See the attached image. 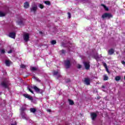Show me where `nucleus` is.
I'll return each instance as SVG.
<instances>
[{
	"label": "nucleus",
	"mask_w": 125,
	"mask_h": 125,
	"mask_svg": "<svg viewBox=\"0 0 125 125\" xmlns=\"http://www.w3.org/2000/svg\"><path fill=\"white\" fill-rule=\"evenodd\" d=\"M102 18L103 19H110V18H113V15L110 13H105L102 15Z\"/></svg>",
	"instance_id": "f257e3e1"
},
{
	"label": "nucleus",
	"mask_w": 125,
	"mask_h": 125,
	"mask_svg": "<svg viewBox=\"0 0 125 125\" xmlns=\"http://www.w3.org/2000/svg\"><path fill=\"white\" fill-rule=\"evenodd\" d=\"M30 12H33V13H36L37 10H38V5L34 4L33 6H32V7L30 8Z\"/></svg>",
	"instance_id": "f03ea898"
},
{
	"label": "nucleus",
	"mask_w": 125,
	"mask_h": 125,
	"mask_svg": "<svg viewBox=\"0 0 125 125\" xmlns=\"http://www.w3.org/2000/svg\"><path fill=\"white\" fill-rule=\"evenodd\" d=\"M83 63L86 70H89L90 69V62H84Z\"/></svg>",
	"instance_id": "7ed1b4c3"
},
{
	"label": "nucleus",
	"mask_w": 125,
	"mask_h": 125,
	"mask_svg": "<svg viewBox=\"0 0 125 125\" xmlns=\"http://www.w3.org/2000/svg\"><path fill=\"white\" fill-rule=\"evenodd\" d=\"M23 40L25 42H29V40H30V35L29 33H26L23 35Z\"/></svg>",
	"instance_id": "20e7f679"
},
{
	"label": "nucleus",
	"mask_w": 125,
	"mask_h": 125,
	"mask_svg": "<svg viewBox=\"0 0 125 125\" xmlns=\"http://www.w3.org/2000/svg\"><path fill=\"white\" fill-rule=\"evenodd\" d=\"M64 65L66 69H69L71 67V62L69 60L65 61Z\"/></svg>",
	"instance_id": "39448f33"
},
{
	"label": "nucleus",
	"mask_w": 125,
	"mask_h": 125,
	"mask_svg": "<svg viewBox=\"0 0 125 125\" xmlns=\"http://www.w3.org/2000/svg\"><path fill=\"white\" fill-rule=\"evenodd\" d=\"M0 85L4 87V88H8V85L7 84V83L5 82V81H3L1 82Z\"/></svg>",
	"instance_id": "423d86ee"
},
{
	"label": "nucleus",
	"mask_w": 125,
	"mask_h": 125,
	"mask_svg": "<svg viewBox=\"0 0 125 125\" xmlns=\"http://www.w3.org/2000/svg\"><path fill=\"white\" fill-rule=\"evenodd\" d=\"M23 96H24V97H25V98H27L28 99H29V100H30L31 101H33V100H34L33 97L29 95L28 94H23Z\"/></svg>",
	"instance_id": "0eeeda50"
},
{
	"label": "nucleus",
	"mask_w": 125,
	"mask_h": 125,
	"mask_svg": "<svg viewBox=\"0 0 125 125\" xmlns=\"http://www.w3.org/2000/svg\"><path fill=\"white\" fill-rule=\"evenodd\" d=\"M91 118L93 121H94L96 118H97V114L92 112L91 113Z\"/></svg>",
	"instance_id": "6e6552de"
},
{
	"label": "nucleus",
	"mask_w": 125,
	"mask_h": 125,
	"mask_svg": "<svg viewBox=\"0 0 125 125\" xmlns=\"http://www.w3.org/2000/svg\"><path fill=\"white\" fill-rule=\"evenodd\" d=\"M9 38H11L12 39H15L16 37V33L15 32H10L9 34Z\"/></svg>",
	"instance_id": "1a4fd4ad"
},
{
	"label": "nucleus",
	"mask_w": 125,
	"mask_h": 125,
	"mask_svg": "<svg viewBox=\"0 0 125 125\" xmlns=\"http://www.w3.org/2000/svg\"><path fill=\"white\" fill-rule=\"evenodd\" d=\"M84 83L87 85H89L90 84V80L89 78H84Z\"/></svg>",
	"instance_id": "9d476101"
},
{
	"label": "nucleus",
	"mask_w": 125,
	"mask_h": 125,
	"mask_svg": "<svg viewBox=\"0 0 125 125\" xmlns=\"http://www.w3.org/2000/svg\"><path fill=\"white\" fill-rule=\"evenodd\" d=\"M21 114L22 119H23L24 120H27V115H26V113L25 112H21Z\"/></svg>",
	"instance_id": "9b49d317"
},
{
	"label": "nucleus",
	"mask_w": 125,
	"mask_h": 125,
	"mask_svg": "<svg viewBox=\"0 0 125 125\" xmlns=\"http://www.w3.org/2000/svg\"><path fill=\"white\" fill-rule=\"evenodd\" d=\"M103 66L105 68V70L106 72L108 73V74H110V71H109V69H108V66H107V64L105 62H104Z\"/></svg>",
	"instance_id": "f8f14e48"
},
{
	"label": "nucleus",
	"mask_w": 125,
	"mask_h": 125,
	"mask_svg": "<svg viewBox=\"0 0 125 125\" xmlns=\"http://www.w3.org/2000/svg\"><path fill=\"white\" fill-rule=\"evenodd\" d=\"M23 6L24 8H29V7H30V4L29 3V2L26 1L24 2Z\"/></svg>",
	"instance_id": "ddd939ff"
},
{
	"label": "nucleus",
	"mask_w": 125,
	"mask_h": 125,
	"mask_svg": "<svg viewBox=\"0 0 125 125\" xmlns=\"http://www.w3.org/2000/svg\"><path fill=\"white\" fill-rule=\"evenodd\" d=\"M114 52L115 51L113 48H111L108 50V54H109V55H112V54H114Z\"/></svg>",
	"instance_id": "4468645a"
},
{
	"label": "nucleus",
	"mask_w": 125,
	"mask_h": 125,
	"mask_svg": "<svg viewBox=\"0 0 125 125\" xmlns=\"http://www.w3.org/2000/svg\"><path fill=\"white\" fill-rule=\"evenodd\" d=\"M11 63V62L9 60H6L5 61V63L6 64V66H7L8 67H9L10 66V64Z\"/></svg>",
	"instance_id": "2eb2a0df"
},
{
	"label": "nucleus",
	"mask_w": 125,
	"mask_h": 125,
	"mask_svg": "<svg viewBox=\"0 0 125 125\" xmlns=\"http://www.w3.org/2000/svg\"><path fill=\"white\" fill-rule=\"evenodd\" d=\"M68 102L69 105H73L74 104H75V103L74 102V101L71 100V99H68Z\"/></svg>",
	"instance_id": "dca6fc26"
},
{
	"label": "nucleus",
	"mask_w": 125,
	"mask_h": 125,
	"mask_svg": "<svg viewBox=\"0 0 125 125\" xmlns=\"http://www.w3.org/2000/svg\"><path fill=\"white\" fill-rule=\"evenodd\" d=\"M5 15H6V13L0 11V17H4Z\"/></svg>",
	"instance_id": "f3484780"
},
{
	"label": "nucleus",
	"mask_w": 125,
	"mask_h": 125,
	"mask_svg": "<svg viewBox=\"0 0 125 125\" xmlns=\"http://www.w3.org/2000/svg\"><path fill=\"white\" fill-rule=\"evenodd\" d=\"M30 112L31 113H36V112H37V109L35 108H30Z\"/></svg>",
	"instance_id": "a211bd4d"
},
{
	"label": "nucleus",
	"mask_w": 125,
	"mask_h": 125,
	"mask_svg": "<svg viewBox=\"0 0 125 125\" xmlns=\"http://www.w3.org/2000/svg\"><path fill=\"white\" fill-rule=\"evenodd\" d=\"M33 88L37 92H40V88H38L37 86H33Z\"/></svg>",
	"instance_id": "6ab92c4d"
},
{
	"label": "nucleus",
	"mask_w": 125,
	"mask_h": 125,
	"mask_svg": "<svg viewBox=\"0 0 125 125\" xmlns=\"http://www.w3.org/2000/svg\"><path fill=\"white\" fill-rule=\"evenodd\" d=\"M18 24H19L21 26H23V25H24V22H23V21L21 20L18 21Z\"/></svg>",
	"instance_id": "aec40b11"
},
{
	"label": "nucleus",
	"mask_w": 125,
	"mask_h": 125,
	"mask_svg": "<svg viewBox=\"0 0 125 125\" xmlns=\"http://www.w3.org/2000/svg\"><path fill=\"white\" fill-rule=\"evenodd\" d=\"M44 3H45V4H46V5H51V3H50V1H44Z\"/></svg>",
	"instance_id": "412c9836"
},
{
	"label": "nucleus",
	"mask_w": 125,
	"mask_h": 125,
	"mask_svg": "<svg viewBox=\"0 0 125 125\" xmlns=\"http://www.w3.org/2000/svg\"><path fill=\"white\" fill-rule=\"evenodd\" d=\"M115 81H116V82H119V81L121 80V76H116L115 78Z\"/></svg>",
	"instance_id": "4be33fe9"
},
{
	"label": "nucleus",
	"mask_w": 125,
	"mask_h": 125,
	"mask_svg": "<svg viewBox=\"0 0 125 125\" xmlns=\"http://www.w3.org/2000/svg\"><path fill=\"white\" fill-rule=\"evenodd\" d=\"M27 89H28L29 90V91H30V92H31V93H32V94H34V91L32 90V89H31V88H30V86H27Z\"/></svg>",
	"instance_id": "5701e85b"
},
{
	"label": "nucleus",
	"mask_w": 125,
	"mask_h": 125,
	"mask_svg": "<svg viewBox=\"0 0 125 125\" xmlns=\"http://www.w3.org/2000/svg\"><path fill=\"white\" fill-rule=\"evenodd\" d=\"M108 79H109V77H108L107 75H104V81H108Z\"/></svg>",
	"instance_id": "b1692460"
},
{
	"label": "nucleus",
	"mask_w": 125,
	"mask_h": 125,
	"mask_svg": "<svg viewBox=\"0 0 125 125\" xmlns=\"http://www.w3.org/2000/svg\"><path fill=\"white\" fill-rule=\"evenodd\" d=\"M30 70H31V71H37V67H30Z\"/></svg>",
	"instance_id": "393cba45"
},
{
	"label": "nucleus",
	"mask_w": 125,
	"mask_h": 125,
	"mask_svg": "<svg viewBox=\"0 0 125 125\" xmlns=\"http://www.w3.org/2000/svg\"><path fill=\"white\" fill-rule=\"evenodd\" d=\"M51 44H52V45L56 44V40H52L51 42Z\"/></svg>",
	"instance_id": "a878e982"
},
{
	"label": "nucleus",
	"mask_w": 125,
	"mask_h": 125,
	"mask_svg": "<svg viewBox=\"0 0 125 125\" xmlns=\"http://www.w3.org/2000/svg\"><path fill=\"white\" fill-rule=\"evenodd\" d=\"M39 6L41 9H43V8H44V6H43L42 4H40Z\"/></svg>",
	"instance_id": "bb28decb"
},
{
	"label": "nucleus",
	"mask_w": 125,
	"mask_h": 125,
	"mask_svg": "<svg viewBox=\"0 0 125 125\" xmlns=\"http://www.w3.org/2000/svg\"><path fill=\"white\" fill-rule=\"evenodd\" d=\"M25 110H26V108L21 107V113H25V112H24V111H25Z\"/></svg>",
	"instance_id": "cd10ccee"
},
{
	"label": "nucleus",
	"mask_w": 125,
	"mask_h": 125,
	"mask_svg": "<svg viewBox=\"0 0 125 125\" xmlns=\"http://www.w3.org/2000/svg\"><path fill=\"white\" fill-rule=\"evenodd\" d=\"M21 68L22 69H25V68H26V65H25L24 64H21Z\"/></svg>",
	"instance_id": "c85d7f7f"
},
{
	"label": "nucleus",
	"mask_w": 125,
	"mask_h": 125,
	"mask_svg": "<svg viewBox=\"0 0 125 125\" xmlns=\"http://www.w3.org/2000/svg\"><path fill=\"white\" fill-rule=\"evenodd\" d=\"M61 52H62V54H65L66 53V50H65L62 49L61 51Z\"/></svg>",
	"instance_id": "c756f323"
},
{
	"label": "nucleus",
	"mask_w": 125,
	"mask_h": 125,
	"mask_svg": "<svg viewBox=\"0 0 125 125\" xmlns=\"http://www.w3.org/2000/svg\"><path fill=\"white\" fill-rule=\"evenodd\" d=\"M58 74V71H53V75H54V76H56V75Z\"/></svg>",
	"instance_id": "7c9ffc66"
},
{
	"label": "nucleus",
	"mask_w": 125,
	"mask_h": 125,
	"mask_svg": "<svg viewBox=\"0 0 125 125\" xmlns=\"http://www.w3.org/2000/svg\"><path fill=\"white\" fill-rule=\"evenodd\" d=\"M77 68L78 69H81V68H82V65L79 64L77 65Z\"/></svg>",
	"instance_id": "2f4dec72"
},
{
	"label": "nucleus",
	"mask_w": 125,
	"mask_h": 125,
	"mask_svg": "<svg viewBox=\"0 0 125 125\" xmlns=\"http://www.w3.org/2000/svg\"><path fill=\"white\" fill-rule=\"evenodd\" d=\"M67 15H68V18L70 19L71 18V13L68 12Z\"/></svg>",
	"instance_id": "473e14b6"
},
{
	"label": "nucleus",
	"mask_w": 125,
	"mask_h": 125,
	"mask_svg": "<svg viewBox=\"0 0 125 125\" xmlns=\"http://www.w3.org/2000/svg\"><path fill=\"white\" fill-rule=\"evenodd\" d=\"M1 53H2L3 54H4V53H5V51L3 49H2L1 50Z\"/></svg>",
	"instance_id": "72a5a7b5"
},
{
	"label": "nucleus",
	"mask_w": 125,
	"mask_h": 125,
	"mask_svg": "<svg viewBox=\"0 0 125 125\" xmlns=\"http://www.w3.org/2000/svg\"><path fill=\"white\" fill-rule=\"evenodd\" d=\"M70 82H71V80L69 79H67L66 81V83H70Z\"/></svg>",
	"instance_id": "f704fd0d"
},
{
	"label": "nucleus",
	"mask_w": 125,
	"mask_h": 125,
	"mask_svg": "<svg viewBox=\"0 0 125 125\" xmlns=\"http://www.w3.org/2000/svg\"><path fill=\"white\" fill-rule=\"evenodd\" d=\"M104 8L105 10H106V11H108V10H109V8H108V7H107V6H105V7H104Z\"/></svg>",
	"instance_id": "c9c22d12"
},
{
	"label": "nucleus",
	"mask_w": 125,
	"mask_h": 125,
	"mask_svg": "<svg viewBox=\"0 0 125 125\" xmlns=\"http://www.w3.org/2000/svg\"><path fill=\"white\" fill-rule=\"evenodd\" d=\"M121 63H122V64H123V65H125V61H122L121 62Z\"/></svg>",
	"instance_id": "e433bc0d"
},
{
	"label": "nucleus",
	"mask_w": 125,
	"mask_h": 125,
	"mask_svg": "<svg viewBox=\"0 0 125 125\" xmlns=\"http://www.w3.org/2000/svg\"><path fill=\"white\" fill-rule=\"evenodd\" d=\"M101 6H103V7H106V5H104V4H101Z\"/></svg>",
	"instance_id": "4c0bfd02"
},
{
	"label": "nucleus",
	"mask_w": 125,
	"mask_h": 125,
	"mask_svg": "<svg viewBox=\"0 0 125 125\" xmlns=\"http://www.w3.org/2000/svg\"><path fill=\"white\" fill-rule=\"evenodd\" d=\"M100 98H101V97H100V96H98L97 97V100H99V99H100Z\"/></svg>",
	"instance_id": "58836bf2"
},
{
	"label": "nucleus",
	"mask_w": 125,
	"mask_h": 125,
	"mask_svg": "<svg viewBox=\"0 0 125 125\" xmlns=\"http://www.w3.org/2000/svg\"><path fill=\"white\" fill-rule=\"evenodd\" d=\"M8 53H12V50H10L9 52H8Z\"/></svg>",
	"instance_id": "ea45409f"
},
{
	"label": "nucleus",
	"mask_w": 125,
	"mask_h": 125,
	"mask_svg": "<svg viewBox=\"0 0 125 125\" xmlns=\"http://www.w3.org/2000/svg\"><path fill=\"white\" fill-rule=\"evenodd\" d=\"M47 111L49 112V113H50V112H51V110L50 109H48Z\"/></svg>",
	"instance_id": "a19ab883"
},
{
	"label": "nucleus",
	"mask_w": 125,
	"mask_h": 125,
	"mask_svg": "<svg viewBox=\"0 0 125 125\" xmlns=\"http://www.w3.org/2000/svg\"><path fill=\"white\" fill-rule=\"evenodd\" d=\"M102 87L103 88H105V86L103 85V86H102Z\"/></svg>",
	"instance_id": "79ce46f5"
},
{
	"label": "nucleus",
	"mask_w": 125,
	"mask_h": 125,
	"mask_svg": "<svg viewBox=\"0 0 125 125\" xmlns=\"http://www.w3.org/2000/svg\"><path fill=\"white\" fill-rule=\"evenodd\" d=\"M39 33H40V34H42V31H40V32H39Z\"/></svg>",
	"instance_id": "37998d69"
},
{
	"label": "nucleus",
	"mask_w": 125,
	"mask_h": 125,
	"mask_svg": "<svg viewBox=\"0 0 125 125\" xmlns=\"http://www.w3.org/2000/svg\"><path fill=\"white\" fill-rule=\"evenodd\" d=\"M65 125H69V124H66Z\"/></svg>",
	"instance_id": "c03bdc74"
}]
</instances>
